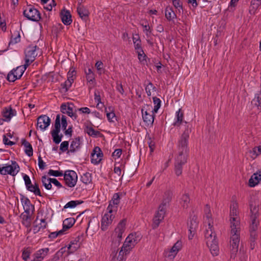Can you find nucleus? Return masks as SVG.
Here are the masks:
<instances>
[{
  "label": "nucleus",
  "instance_id": "30",
  "mask_svg": "<svg viewBox=\"0 0 261 261\" xmlns=\"http://www.w3.org/2000/svg\"><path fill=\"white\" fill-rule=\"evenodd\" d=\"M15 115L14 110L11 107L5 108L3 112V116L5 118L7 121L10 120L11 117Z\"/></svg>",
  "mask_w": 261,
  "mask_h": 261
},
{
  "label": "nucleus",
  "instance_id": "62",
  "mask_svg": "<svg viewBox=\"0 0 261 261\" xmlns=\"http://www.w3.org/2000/svg\"><path fill=\"white\" fill-rule=\"evenodd\" d=\"M116 89L117 90L122 94L123 95L124 92V90L123 88V86L122 83L120 82L117 81L116 83Z\"/></svg>",
  "mask_w": 261,
  "mask_h": 261
},
{
  "label": "nucleus",
  "instance_id": "50",
  "mask_svg": "<svg viewBox=\"0 0 261 261\" xmlns=\"http://www.w3.org/2000/svg\"><path fill=\"white\" fill-rule=\"evenodd\" d=\"M172 4L174 7L178 10V11L180 12V11H182V2L180 0H173Z\"/></svg>",
  "mask_w": 261,
  "mask_h": 261
},
{
  "label": "nucleus",
  "instance_id": "5",
  "mask_svg": "<svg viewBox=\"0 0 261 261\" xmlns=\"http://www.w3.org/2000/svg\"><path fill=\"white\" fill-rule=\"evenodd\" d=\"M39 48L36 45L28 46L25 50V64L23 65H29L35 59L38 53L37 50Z\"/></svg>",
  "mask_w": 261,
  "mask_h": 261
},
{
  "label": "nucleus",
  "instance_id": "16",
  "mask_svg": "<svg viewBox=\"0 0 261 261\" xmlns=\"http://www.w3.org/2000/svg\"><path fill=\"white\" fill-rule=\"evenodd\" d=\"M261 180V169L258 170L254 173L249 180V186L254 187L257 185Z\"/></svg>",
  "mask_w": 261,
  "mask_h": 261
},
{
  "label": "nucleus",
  "instance_id": "56",
  "mask_svg": "<svg viewBox=\"0 0 261 261\" xmlns=\"http://www.w3.org/2000/svg\"><path fill=\"white\" fill-rule=\"evenodd\" d=\"M48 174L56 177L61 176L63 175V172L62 171H55L53 170H49L48 171Z\"/></svg>",
  "mask_w": 261,
  "mask_h": 261
},
{
  "label": "nucleus",
  "instance_id": "49",
  "mask_svg": "<svg viewBox=\"0 0 261 261\" xmlns=\"http://www.w3.org/2000/svg\"><path fill=\"white\" fill-rule=\"evenodd\" d=\"M67 110L66 111V114H67L69 116L73 118L74 119L77 118V115L75 113L73 112V108L70 106L69 104L67 105Z\"/></svg>",
  "mask_w": 261,
  "mask_h": 261
},
{
  "label": "nucleus",
  "instance_id": "34",
  "mask_svg": "<svg viewBox=\"0 0 261 261\" xmlns=\"http://www.w3.org/2000/svg\"><path fill=\"white\" fill-rule=\"evenodd\" d=\"M28 66H17V67L12 70L13 72L17 75L18 79H20L22 75L23 72L26 70Z\"/></svg>",
  "mask_w": 261,
  "mask_h": 261
},
{
  "label": "nucleus",
  "instance_id": "22",
  "mask_svg": "<svg viewBox=\"0 0 261 261\" xmlns=\"http://www.w3.org/2000/svg\"><path fill=\"white\" fill-rule=\"evenodd\" d=\"M173 193L171 190H167L165 192L162 203L160 205H162L166 207V205L171 201Z\"/></svg>",
  "mask_w": 261,
  "mask_h": 261
},
{
  "label": "nucleus",
  "instance_id": "60",
  "mask_svg": "<svg viewBox=\"0 0 261 261\" xmlns=\"http://www.w3.org/2000/svg\"><path fill=\"white\" fill-rule=\"evenodd\" d=\"M20 40V35L18 34L15 37H13V36L11 37V40L10 41V44H15L19 42Z\"/></svg>",
  "mask_w": 261,
  "mask_h": 261
},
{
  "label": "nucleus",
  "instance_id": "15",
  "mask_svg": "<svg viewBox=\"0 0 261 261\" xmlns=\"http://www.w3.org/2000/svg\"><path fill=\"white\" fill-rule=\"evenodd\" d=\"M208 229H206L205 232V238L206 240V244H210L213 243V241L217 240L216 234L213 231L212 229V226H211L210 223L208 224Z\"/></svg>",
  "mask_w": 261,
  "mask_h": 261
},
{
  "label": "nucleus",
  "instance_id": "29",
  "mask_svg": "<svg viewBox=\"0 0 261 261\" xmlns=\"http://www.w3.org/2000/svg\"><path fill=\"white\" fill-rule=\"evenodd\" d=\"M49 249L48 248L41 249L38 250L35 254L36 258L34 261H41L47 254Z\"/></svg>",
  "mask_w": 261,
  "mask_h": 261
},
{
  "label": "nucleus",
  "instance_id": "61",
  "mask_svg": "<svg viewBox=\"0 0 261 261\" xmlns=\"http://www.w3.org/2000/svg\"><path fill=\"white\" fill-rule=\"evenodd\" d=\"M132 248H133V247H130L128 245H125V244H123L121 249L125 252V255H126L129 253Z\"/></svg>",
  "mask_w": 261,
  "mask_h": 261
},
{
  "label": "nucleus",
  "instance_id": "54",
  "mask_svg": "<svg viewBox=\"0 0 261 261\" xmlns=\"http://www.w3.org/2000/svg\"><path fill=\"white\" fill-rule=\"evenodd\" d=\"M184 164L175 163V172L177 176H179L182 173V166Z\"/></svg>",
  "mask_w": 261,
  "mask_h": 261
},
{
  "label": "nucleus",
  "instance_id": "23",
  "mask_svg": "<svg viewBox=\"0 0 261 261\" xmlns=\"http://www.w3.org/2000/svg\"><path fill=\"white\" fill-rule=\"evenodd\" d=\"M190 201L191 199L189 194L185 193L181 196L179 200V203L184 209H186L188 207Z\"/></svg>",
  "mask_w": 261,
  "mask_h": 261
},
{
  "label": "nucleus",
  "instance_id": "26",
  "mask_svg": "<svg viewBox=\"0 0 261 261\" xmlns=\"http://www.w3.org/2000/svg\"><path fill=\"white\" fill-rule=\"evenodd\" d=\"M75 220L74 218H69L66 219L63 223V229L62 231L64 233L65 231L70 228L74 224Z\"/></svg>",
  "mask_w": 261,
  "mask_h": 261
},
{
  "label": "nucleus",
  "instance_id": "39",
  "mask_svg": "<svg viewBox=\"0 0 261 261\" xmlns=\"http://www.w3.org/2000/svg\"><path fill=\"white\" fill-rule=\"evenodd\" d=\"M80 240V236H78L74 241L71 242V244H70L68 247L69 253H73L76 250V249L78 248L79 246H74V247H73V248H72V245H77V242H79Z\"/></svg>",
  "mask_w": 261,
  "mask_h": 261
},
{
  "label": "nucleus",
  "instance_id": "46",
  "mask_svg": "<svg viewBox=\"0 0 261 261\" xmlns=\"http://www.w3.org/2000/svg\"><path fill=\"white\" fill-rule=\"evenodd\" d=\"M83 202V201L72 200L66 203L65 205L64 206V208H67L69 207L73 208L75 207L77 205L82 203Z\"/></svg>",
  "mask_w": 261,
  "mask_h": 261
},
{
  "label": "nucleus",
  "instance_id": "21",
  "mask_svg": "<svg viewBox=\"0 0 261 261\" xmlns=\"http://www.w3.org/2000/svg\"><path fill=\"white\" fill-rule=\"evenodd\" d=\"M197 227L198 222L197 221L196 218L194 216L190 220V224L189 225V231L190 233V234L189 236V239H192Z\"/></svg>",
  "mask_w": 261,
  "mask_h": 261
},
{
  "label": "nucleus",
  "instance_id": "17",
  "mask_svg": "<svg viewBox=\"0 0 261 261\" xmlns=\"http://www.w3.org/2000/svg\"><path fill=\"white\" fill-rule=\"evenodd\" d=\"M62 22L66 25H70L72 22L71 15L68 10H63L60 13Z\"/></svg>",
  "mask_w": 261,
  "mask_h": 261
},
{
  "label": "nucleus",
  "instance_id": "27",
  "mask_svg": "<svg viewBox=\"0 0 261 261\" xmlns=\"http://www.w3.org/2000/svg\"><path fill=\"white\" fill-rule=\"evenodd\" d=\"M81 139L78 137L74 138L71 142L70 146V152H74L80 148Z\"/></svg>",
  "mask_w": 261,
  "mask_h": 261
},
{
  "label": "nucleus",
  "instance_id": "10",
  "mask_svg": "<svg viewBox=\"0 0 261 261\" xmlns=\"http://www.w3.org/2000/svg\"><path fill=\"white\" fill-rule=\"evenodd\" d=\"M23 179L24 180V182L28 190L33 192L36 195H38L40 196H42L38 185L37 184H35V185H33L28 175L27 174L24 175Z\"/></svg>",
  "mask_w": 261,
  "mask_h": 261
},
{
  "label": "nucleus",
  "instance_id": "28",
  "mask_svg": "<svg viewBox=\"0 0 261 261\" xmlns=\"http://www.w3.org/2000/svg\"><path fill=\"white\" fill-rule=\"evenodd\" d=\"M21 143L25 148V153L30 157L33 156V149L32 145L24 139H22Z\"/></svg>",
  "mask_w": 261,
  "mask_h": 261
},
{
  "label": "nucleus",
  "instance_id": "52",
  "mask_svg": "<svg viewBox=\"0 0 261 261\" xmlns=\"http://www.w3.org/2000/svg\"><path fill=\"white\" fill-rule=\"evenodd\" d=\"M7 80L10 82H15L17 79H18L17 77V75L15 74V73H14L12 71V70L9 72V73L7 75Z\"/></svg>",
  "mask_w": 261,
  "mask_h": 261
},
{
  "label": "nucleus",
  "instance_id": "35",
  "mask_svg": "<svg viewBox=\"0 0 261 261\" xmlns=\"http://www.w3.org/2000/svg\"><path fill=\"white\" fill-rule=\"evenodd\" d=\"M184 114L182 112H181V110L179 109L178 112H177V120L173 124L174 126H179L182 125V123H184L185 121H183Z\"/></svg>",
  "mask_w": 261,
  "mask_h": 261
},
{
  "label": "nucleus",
  "instance_id": "47",
  "mask_svg": "<svg viewBox=\"0 0 261 261\" xmlns=\"http://www.w3.org/2000/svg\"><path fill=\"white\" fill-rule=\"evenodd\" d=\"M252 154V158H256L257 156L261 154V145L258 146L254 147L252 151H250Z\"/></svg>",
  "mask_w": 261,
  "mask_h": 261
},
{
  "label": "nucleus",
  "instance_id": "20",
  "mask_svg": "<svg viewBox=\"0 0 261 261\" xmlns=\"http://www.w3.org/2000/svg\"><path fill=\"white\" fill-rule=\"evenodd\" d=\"M20 218L22 219V223L26 227L31 226V216L30 215V210L28 209L24 211V212L20 215Z\"/></svg>",
  "mask_w": 261,
  "mask_h": 261
},
{
  "label": "nucleus",
  "instance_id": "63",
  "mask_svg": "<svg viewBox=\"0 0 261 261\" xmlns=\"http://www.w3.org/2000/svg\"><path fill=\"white\" fill-rule=\"evenodd\" d=\"M125 252L123 251V250L121 249V250L119 251L117 259L118 260V261H125Z\"/></svg>",
  "mask_w": 261,
  "mask_h": 261
},
{
  "label": "nucleus",
  "instance_id": "3",
  "mask_svg": "<svg viewBox=\"0 0 261 261\" xmlns=\"http://www.w3.org/2000/svg\"><path fill=\"white\" fill-rule=\"evenodd\" d=\"M180 126V129L183 132L179 140L178 145L188 146V139L190 134L191 133L192 126L187 122H184Z\"/></svg>",
  "mask_w": 261,
  "mask_h": 261
},
{
  "label": "nucleus",
  "instance_id": "42",
  "mask_svg": "<svg viewBox=\"0 0 261 261\" xmlns=\"http://www.w3.org/2000/svg\"><path fill=\"white\" fill-rule=\"evenodd\" d=\"M82 182L85 184H90L92 181L91 174L86 172L81 177Z\"/></svg>",
  "mask_w": 261,
  "mask_h": 261
},
{
  "label": "nucleus",
  "instance_id": "36",
  "mask_svg": "<svg viewBox=\"0 0 261 261\" xmlns=\"http://www.w3.org/2000/svg\"><path fill=\"white\" fill-rule=\"evenodd\" d=\"M50 180H51V178H47L46 175H44L42 177V182L43 185L47 190H50L52 188V185L51 184V181H50Z\"/></svg>",
  "mask_w": 261,
  "mask_h": 261
},
{
  "label": "nucleus",
  "instance_id": "1",
  "mask_svg": "<svg viewBox=\"0 0 261 261\" xmlns=\"http://www.w3.org/2000/svg\"><path fill=\"white\" fill-rule=\"evenodd\" d=\"M238 204L233 202L230 206V221L231 237L230 240V257L234 258L238 251L240 243V228L239 218L238 217Z\"/></svg>",
  "mask_w": 261,
  "mask_h": 261
},
{
  "label": "nucleus",
  "instance_id": "2",
  "mask_svg": "<svg viewBox=\"0 0 261 261\" xmlns=\"http://www.w3.org/2000/svg\"><path fill=\"white\" fill-rule=\"evenodd\" d=\"M143 121L147 126H152L154 122V112L151 105H146L141 110Z\"/></svg>",
  "mask_w": 261,
  "mask_h": 261
},
{
  "label": "nucleus",
  "instance_id": "37",
  "mask_svg": "<svg viewBox=\"0 0 261 261\" xmlns=\"http://www.w3.org/2000/svg\"><path fill=\"white\" fill-rule=\"evenodd\" d=\"M40 226H38V225H35L34 226V231L35 232H38L40 230V228H45L47 225V222H46V220L45 218H41L40 219Z\"/></svg>",
  "mask_w": 261,
  "mask_h": 261
},
{
  "label": "nucleus",
  "instance_id": "58",
  "mask_svg": "<svg viewBox=\"0 0 261 261\" xmlns=\"http://www.w3.org/2000/svg\"><path fill=\"white\" fill-rule=\"evenodd\" d=\"M61 124H62V128L63 130H65L66 129L67 126V122L66 120V117L64 115H62L61 118Z\"/></svg>",
  "mask_w": 261,
  "mask_h": 261
},
{
  "label": "nucleus",
  "instance_id": "38",
  "mask_svg": "<svg viewBox=\"0 0 261 261\" xmlns=\"http://www.w3.org/2000/svg\"><path fill=\"white\" fill-rule=\"evenodd\" d=\"M141 26L143 28V32L145 33L146 36L147 37H149L151 35V30L149 25V23L147 21H145V23L143 22L140 23Z\"/></svg>",
  "mask_w": 261,
  "mask_h": 261
},
{
  "label": "nucleus",
  "instance_id": "12",
  "mask_svg": "<svg viewBox=\"0 0 261 261\" xmlns=\"http://www.w3.org/2000/svg\"><path fill=\"white\" fill-rule=\"evenodd\" d=\"M50 123V119L46 115L40 116L37 118V126L41 129H45Z\"/></svg>",
  "mask_w": 261,
  "mask_h": 261
},
{
  "label": "nucleus",
  "instance_id": "57",
  "mask_svg": "<svg viewBox=\"0 0 261 261\" xmlns=\"http://www.w3.org/2000/svg\"><path fill=\"white\" fill-rule=\"evenodd\" d=\"M68 145H69L68 141H63V142L61 143V144L60 145V149L62 151L65 152L68 150Z\"/></svg>",
  "mask_w": 261,
  "mask_h": 261
},
{
  "label": "nucleus",
  "instance_id": "13",
  "mask_svg": "<svg viewBox=\"0 0 261 261\" xmlns=\"http://www.w3.org/2000/svg\"><path fill=\"white\" fill-rule=\"evenodd\" d=\"M102 156L103 153L100 148L98 146L95 147L91 154V162L95 164L99 163Z\"/></svg>",
  "mask_w": 261,
  "mask_h": 261
},
{
  "label": "nucleus",
  "instance_id": "59",
  "mask_svg": "<svg viewBox=\"0 0 261 261\" xmlns=\"http://www.w3.org/2000/svg\"><path fill=\"white\" fill-rule=\"evenodd\" d=\"M85 73L86 74L87 80L88 82H93L94 80V75L93 73H87V70L85 69Z\"/></svg>",
  "mask_w": 261,
  "mask_h": 261
},
{
  "label": "nucleus",
  "instance_id": "45",
  "mask_svg": "<svg viewBox=\"0 0 261 261\" xmlns=\"http://www.w3.org/2000/svg\"><path fill=\"white\" fill-rule=\"evenodd\" d=\"M86 132L89 136L92 137H96L101 134L99 131L95 130L93 127L89 126L86 127Z\"/></svg>",
  "mask_w": 261,
  "mask_h": 261
},
{
  "label": "nucleus",
  "instance_id": "32",
  "mask_svg": "<svg viewBox=\"0 0 261 261\" xmlns=\"http://www.w3.org/2000/svg\"><path fill=\"white\" fill-rule=\"evenodd\" d=\"M133 41L136 50L142 49L141 41L138 34H136L133 37Z\"/></svg>",
  "mask_w": 261,
  "mask_h": 261
},
{
  "label": "nucleus",
  "instance_id": "43",
  "mask_svg": "<svg viewBox=\"0 0 261 261\" xmlns=\"http://www.w3.org/2000/svg\"><path fill=\"white\" fill-rule=\"evenodd\" d=\"M252 103L257 107H261V92L255 94Z\"/></svg>",
  "mask_w": 261,
  "mask_h": 261
},
{
  "label": "nucleus",
  "instance_id": "8",
  "mask_svg": "<svg viewBox=\"0 0 261 261\" xmlns=\"http://www.w3.org/2000/svg\"><path fill=\"white\" fill-rule=\"evenodd\" d=\"M166 213V207L162 205H159L158 212L155 213L153 219L152 227L153 229L156 228L161 222L164 219Z\"/></svg>",
  "mask_w": 261,
  "mask_h": 261
},
{
  "label": "nucleus",
  "instance_id": "55",
  "mask_svg": "<svg viewBox=\"0 0 261 261\" xmlns=\"http://www.w3.org/2000/svg\"><path fill=\"white\" fill-rule=\"evenodd\" d=\"M155 87L153 86V85L151 83L149 82L148 85L145 87V90L148 96H150L151 94V90H155Z\"/></svg>",
  "mask_w": 261,
  "mask_h": 261
},
{
  "label": "nucleus",
  "instance_id": "25",
  "mask_svg": "<svg viewBox=\"0 0 261 261\" xmlns=\"http://www.w3.org/2000/svg\"><path fill=\"white\" fill-rule=\"evenodd\" d=\"M165 17L167 19L170 21L176 18V15L171 7H167L165 9Z\"/></svg>",
  "mask_w": 261,
  "mask_h": 261
},
{
  "label": "nucleus",
  "instance_id": "31",
  "mask_svg": "<svg viewBox=\"0 0 261 261\" xmlns=\"http://www.w3.org/2000/svg\"><path fill=\"white\" fill-rule=\"evenodd\" d=\"M181 242L179 241H177L171 249L170 253L171 254H169V256H173L174 257L177 253L178 251L181 249Z\"/></svg>",
  "mask_w": 261,
  "mask_h": 261
},
{
  "label": "nucleus",
  "instance_id": "53",
  "mask_svg": "<svg viewBox=\"0 0 261 261\" xmlns=\"http://www.w3.org/2000/svg\"><path fill=\"white\" fill-rule=\"evenodd\" d=\"M153 100L154 104L155 105L153 110H154V112H157L161 106V100L159 98L156 97H153Z\"/></svg>",
  "mask_w": 261,
  "mask_h": 261
},
{
  "label": "nucleus",
  "instance_id": "40",
  "mask_svg": "<svg viewBox=\"0 0 261 261\" xmlns=\"http://www.w3.org/2000/svg\"><path fill=\"white\" fill-rule=\"evenodd\" d=\"M126 220L125 219L122 220L118 224L117 227L115 229L116 233H117L118 231L124 232L125 225H126Z\"/></svg>",
  "mask_w": 261,
  "mask_h": 261
},
{
  "label": "nucleus",
  "instance_id": "24",
  "mask_svg": "<svg viewBox=\"0 0 261 261\" xmlns=\"http://www.w3.org/2000/svg\"><path fill=\"white\" fill-rule=\"evenodd\" d=\"M207 247L210 248L211 253L213 256H217L219 252L218 242L217 240L213 241V243L206 244Z\"/></svg>",
  "mask_w": 261,
  "mask_h": 261
},
{
  "label": "nucleus",
  "instance_id": "19",
  "mask_svg": "<svg viewBox=\"0 0 261 261\" xmlns=\"http://www.w3.org/2000/svg\"><path fill=\"white\" fill-rule=\"evenodd\" d=\"M77 12L80 17L84 20L86 21L89 15L88 10L81 4L77 7Z\"/></svg>",
  "mask_w": 261,
  "mask_h": 261
},
{
  "label": "nucleus",
  "instance_id": "33",
  "mask_svg": "<svg viewBox=\"0 0 261 261\" xmlns=\"http://www.w3.org/2000/svg\"><path fill=\"white\" fill-rule=\"evenodd\" d=\"M8 167L9 174L15 176L18 173L19 170H17V169H19V167L16 162H12V165H8Z\"/></svg>",
  "mask_w": 261,
  "mask_h": 261
},
{
  "label": "nucleus",
  "instance_id": "18",
  "mask_svg": "<svg viewBox=\"0 0 261 261\" xmlns=\"http://www.w3.org/2000/svg\"><path fill=\"white\" fill-rule=\"evenodd\" d=\"M139 240V237H136V233H132L129 234V236L126 238L124 244H125V245H128L130 247L134 248L138 243Z\"/></svg>",
  "mask_w": 261,
  "mask_h": 261
},
{
  "label": "nucleus",
  "instance_id": "51",
  "mask_svg": "<svg viewBox=\"0 0 261 261\" xmlns=\"http://www.w3.org/2000/svg\"><path fill=\"white\" fill-rule=\"evenodd\" d=\"M73 82V79H70V77H68V80L63 85H62V88L65 89L64 91L66 92L68 91L69 88L71 86L72 83Z\"/></svg>",
  "mask_w": 261,
  "mask_h": 261
},
{
  "label": "nucleus",
  "instance_id": "64",
  "mask_svg": "<svg viewBox=\"0 0 261 261\" xmlns=\"http://www.w3.org/2000/svg\"><path fill=\"white\" fill-rule=\"evenodd\" d=\"M261 4V0H252L251 2V5L253 8L256 9Z\"/></svg>",
  "mask_w": 261,
  "mask_h": 261
},
{
  "label": "nucleus",
  "instance_id": "41",
  "mask_svg": "<svg viewBox=\"0 0 261 261\" xmlns=\"http://www.w3.org/2000/svg\"><path fill=\"white\" fill-rule=\"evenodd\" d=\"M60 132H51V134L53 137V141L56 144H59L62 140V138L63 137V135L61 134L59 135Z\"/></svg>",
  "mask_w": 261,
  "mask_h": 261
},
{
  "label": "nucleus",
  "instance_id": "48",
  "mask_svg": "<svg viewBox=\"0 0 261 261\" xmlns=\"http://www.w3.org/2000/svg\"><path fill=\"white\" fill-rule=\"evenodd\" d=\"M136 52L138 54V59L141 62H142V64H144V61H146V56L145 54L143 49H140L138 50H136Z\"/></svg>",
  "mask_w": 261,
  "mask_h": 261
},
{
  "label": "nucleus",
  "instance_id": "4",
  "mask_svg": "<svg viewBox=\"0 0 261 261\" xmlns=\"http://www.w3.org/2000/svg\"><path fill=\"white\" fill-rule=\"evenodd\" d=\"M23 14L28 19L33 21H38L41 18L39 11L31 6H27L23 10Z\"/></svg>",
  "mask_w": 261,
  "mask_h": 261
},
{
  "label": "nucleus",
  "instance_id": "14",
  "mask_svg": "<svg viewBox=\"0 0 261 261\" xmlns=\"http://www.w3.org/2000/svg\"><path fill=\"white\" fill-rule=\"evenodd\" d=\"M114 217L112 214H105L101 219V228L105 231L107 229L108 226L112 222Z\"/></svg>",
  "mask_w": 261,
  "mask_h": 261
},
{
  "label": "nucleus",
  "instance_id": "6",
  "mask_svg": "<svg viewBox=\"0 0 261 261\" xmlns=\"http://www.w3.org/2000/svg\"><path fill=\"white\" fill-rule=\"evenodd\" d=\"M250 220L251 223L255 222L259 223L257 218L259 217V204L258 201L255 200H251L250 202Z\"/></svg>",
  "mask_w": 261,
  "mask_h": 261
},
{
  "label": "nucleus",
  "instance_id": "9",
  "mask_svg": "<svg viewBox=\"0 0 261 261\" xmlns=\"http://www.w3.org/2000/svg\"><path fill=\"white\" fill-rule=\"evenodd\" d=\"M188 146L178 145V153L175 163L185 164L187 162Z\"/></svg>",
  "mask_w": 261,
  "mask_h": 261
},
{
  "label": "nucleus",
  "instance_id": "11",
  "mask_svg": "<svg viewBox=\"0 0 261 261\" xmlns=\"http://www.w3.org/2000/svg\"><path fill=\"white\" fill-rule=\"evenodd\" d=\"M258 223L252 222L251 223L250 226V241L251 249H253L255 247V242L257 237L256 230L258 228Z\"/></svg>",
  "mask_w": 261,
  "mask_h": 261
},
{
  "label": "nucleus",
  "instance_id": "7",
  "mask_svg": "<svg viewBox=\"0 0 261 261\" xmlns=\"http://www.w3.org/2000/svg\"><path fill=\"white\" fill-rule=\"evenodd\" d=\"M64 178L66 185L70 188L73 187L76 182L77 176L76 172L73 170H68L65 171L64 174Z\"/></svg>",
  "mask_w": 261,
  "mask_h": 261
},
{
  "label": "nucleus",
  "instance_id": "44",
  "mask_svg": "<svg viewBox=\"0 0 261 261\" xmlns=\"http://www.w3.org/2000/svg\"><path fill=\"white\" fill-rule=\"evenodd\" d=\"M60 128H61L60 115L59 114H58L57 115L56 118L55 120V129H54L53 130H51V132H60Z\"/></svg>",
  "mask_w": 261,
  "mask_h": 261
}]
</instances>
